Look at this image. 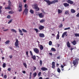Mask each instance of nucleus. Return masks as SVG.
<instances>
[{"label":"nucleus","mask_w":79,"mask_h":79,"mask_svg":"<svg viewBox=\"0 0 79 79\" xmlns=\"http://www.w3.org/2000/svg\"><path fill=\"white\" fill-rule=\"evenodd\" d=\"M8 3L9 5L7 7H5V9H6L11 10V8L10 7L12 5L11 2H10V0L8 1Z\"/></svg>","instance_id":"nucleus-1"},{"label":"nucleus","mask_w":79,"mask_h":79,"mask_svg":"<svg viewBox=\"0 0 79 79\" xmlns=\"http://www.w3.org/2000/svg\"><path fill=\"white\" fill-rule=\"evenodd\" d=\"M18 11L19 12H21L22 11V5L21 4H19V6Z\"/></svg>","instance_id":"nucleus-2"},{"label":"nucleus","mask_w":79,"mask_h":79,"mask_svg":"<svg viewBox=\"0 0 79 79\" xmlns=\"http://www.w3.org/2000/svg\"><path fill=\"white\" fill-rule=\"evenodd\" d=\"M15 47H18V48H19V46L18 45H19V41L18 39H16L15 41Z\"/></svg>","instance_id":"nucleus-3"},{"label":"nucleus","mask_w":79,"mask_h":79,"mask_svg":"<svg viewBox=\"0 0 79 79\" xmlns=\"http://www.w3.org/2000/svg\"><path fill=\"white\" fill-rule=\"evenodd\" d=\"M44 1L46 2L48 5H50L51 4H52V2H51L49 0H44Z\"/></svg>","instance_id":"nucleus-4"},{"label":"nucleus","mask_w":79,"mask_h":79,"mask_svg":"<svg viewBox=\"0 0 79 79\" xmlns=\"http://www.w3.org/2000/svg\"><path fill=\"white\" fill-rule=\"evenodd\" d=\"M28 10V9H27V8H26V9H25L23 12V15L24 14L25 12V15H27V14Z\"/></svg>","instance_id":"nucleus-5"},{"label":"nucleus","mask_w":79,"mask_h":79,"mask_svg":"<svg viewBox=\"0 0 79 79\" xmlns=\"http://www.w3.org/2000/svg\"><path fill=\"white\" fill-rule=\"evenodd\" d=\"M73 64L74 66H75V65H77V64H78V61L77 60H73Z\"/></svg>","instance_id":"nucleus-6"},{"label":"nucleus","mask_w":79,"mask_h":79,"mask_svg":"<svg viewBox=\"0 0 79 79\" xmlns=\"http://www.w3.org/2000/svg\"><path fill=\"white\" fill-rule=\"evenodd\" d=\"M67 31L65 32L62 34V37L63 38H64L65 36V35L66 36H68V34H67Z\"/></svg>","instance_id":"nucleus-7"},{"label":"nucleus","mask_w":79,"mask_h":79,"mask_svg":"<svg viewBox=\"0 0 79 79\" xmlns=\"http://www.w3.org/2000/svg\"><path fill=\"white\" fill-rule=\"evenodd\" d=\"M67 2L71 5L74 4V2L70 0H68L67 1Z\"/></svg>","instance_id":"nucleus-8"},{"label":"nucleus","mask_w":79,"mask_h":79,"mask_svg":"<svg viewBox=\"0 0 79 79\" xmlns=\"http://www.w3.org/2000/svg\"><path fill=\"white\" fill-rule=\"evenodd\" d=\"M34 52L36 53H38L39 52V51L38 49L37 48H35L33 49Z\"/></svg>","instance_id":"nucleus-9"},{"label":"nucleus","mask_w":79,"mask_h":79,"mask_svg":"<svg viewBox=\"0 0 79 79\" xmlns=\"http://www.w3.org/2000/svg\"><path fill=\"white\" fill-rule=\"evenodd\" d=\"M45 28V27L44 26L41 25L39 27V29L40 30H42L44 29Z\"/></svg>","instance_id":"nucleus-10"},{"label":"nucleus","mask_w":79,"mask_h":79,"mask_svg":"<svg viewBox=\"0 0 79 79\" xmlns=\"http://www.w3.org/2000/svg\"><path fill=\"white\" fill-rule=\"evenodd\" d=\"M32 6L33 8L35 9V8H36L38 7V5L37 4H35L33 5H32Z\"/></svg>","instance_id":"nucleus-11"},{"label":"nucleus","mask_w":79,"mask_h":79,"mask_svg":"<svg viewBox=\"0 0 79 79\" xmlns=\"http://www.w3.org/2000/svg\"><path fill=\"white\" fill-rule=\"evenodd\" d=\"M55 62H52V68L53 69L55 68Z\"/></svg>","instance_id":"nucleus-12"},{"label":"nucleus","mask_w":79,"mask_h":79,"mask_svg":"<svg viewBox=\"0 0 79 79\" xmlns=\"http://www.w3.org/2000/svg\"><path fill=\"white\" fill-rule=\"evenodd\" d=\"M39 36L41 38H44L45 37V35L44 34L40 33L39 34Z\"/></svg>","instance_id":"nucleus-13"},{"label":"nucleus","mask_w":79,"mask_h":79,"mask_svg":"<svg viewBox=\"0 0 79 79\" xmlns=\"http://www.w3.org/2000/svg\"><path fill=\"white\" fill-rule=\"evenodd\" d=\"M39 17L40 18H42L43 17H44V15H43V13H41L40 14H39Z\"/></svg>","instance_id":"nucleus-14"},{"label":"nucleus","mask_w":79,"mask_h":79,"mask_svg":"<svg viewBox=\"0 0 79 79\" xmlns=\"http://www.w3.org/2000/svg\"><path fill=\"white\" fill-rule=\"evenodd\" d=\"M59 2L58 0H54L53 1H52V4H55L56 3L58 2Z\"/></svg>","instance_id":"nucleus-15"},{"label":"nucleus","mask_w":79,"mask_h":79,"mask_svg":"<svg viewBox=\"0 0 79 79\" xmlns=\"http://www.w3.org/2000/svg\"><path fill=\"white\" fill-rule=\"evenodd\" d=\"M64 5L65 7H68L69 6V4L67 3H64Z\"/></svg>","instance_id":"nucleus-16"},{"label":"nucleus","mask_w":79,"mask_h":79,"mask_svg":"<svg viewBox=\"0 0 79 79\" xmlns=\"http://www.w3.org/2000/svg\"><path fill=\"white\" fill-rule=\"evenodd\" d=\"M67 47H68L69 48H71V45H70V44L69 42L68 41L67 43Z\"/></svg>","instance_id":"nucleus-17"},{"label":"nucleus","mask_w":79,"mask_h":79,"mask_svg":"<svg viewBox=\"0 0 79 79\" xmlns=\"http://www.w3.org/2000/svg\"><path fill=\"white\" fill-rule=\"evenodd\" d=\"M31 58H32L34 60H36V57L35 56V55H34V56L32 55V56L31 57Z\"/></svg>","instance_id":"nucleus-18"},{"label":"nucleus","mask_w":79,"mask_h":79,"mask_svg":"<svg viewBox=\"0 0 79 79\" xmlns=\"http://www.w3.org/2000/svg\"><path fill=\"white\" fill-rule=\"evenodd\" d=\"M71 43L73 44V45H75L76 44V40H74L73 42H71Z\"/></svg>","instance_id":"nucleus-19"},{"label":"nucleus","mask_w":79,"mask_h":79,"mask_svg":"<svg viewBox=\"0 0 79 79\" xmlns=\"http://www.w3.org/2000/svg\"><path fill=\"white\" fill-rule=\"evenodd\" d=\"M71 11L72 13H74L76 12V11L73 9H71Z\"/></svg>","instance_id":"nucleus-20"},{"label":"nucleus","mask_w":79,"mask_h":79,"mask_svg":"<svg viewBox=\"0 0 79 79\" xmlns=\"http://www.w3.org/2000/svg\"><path fill=\"white\" fill-rule=\"evenodd\" d=\"M60 32L59 31L58 32V34L57 35L56 37V39H59V37H60V35H59Z\"/></svg>","instance_id":"nucleus-21"},{"label":"nucleus","mask_w":79,"mask_h":79,"mask_svg":"<svg viewBox=\"0 0 79 79\" xmlns=\"http://www.w3.org/2000/svg\"><path fill=\"white\" fill-rule=\"evenodd\" d=\"M40 50H42L43 49H44V47L42 45H40Z\"/></svg>","instance_id":"nucleus-22"},{"label":"nucleus","mask_w":79,"mask_h":79,"mask_svg":"<svg viewBox=\"0 0 79 79\" xmlns=\"http://www.w3.org/2000/svg\"><path fill=\"white\" fill-rule=\"evenodd\" d=\"M51 50L52 51H53L54 52H56V50L55 48H51Z\"/></svg>","instance_id":"nucleus-23"},{"label":"nucleus","mask_w":79,"mask_h":79,"mask_svg":"<svg viewBox=\"0 0 79 79\" xmlns=\"http://www.w3.org/2000/svg\"><path fill=\"white\" fill-rule=\"evenodd\" d=\"M33 76L34 77H35L37 76V73L36 72H35L33 73Z\"/></svg>","instance_id":"nucleus-24"},{"label":"nucleus","mask_w":79,"mask_h":79,"mask_svg":"<svg viewBox=\"0 0 79 79\" xmlns=\"http://www.w3.org/2000/svg\"><path fill=\"white\" fill-rule=\"evenodd\" d=\"M34 9L36 10V11H38L40 10V9L39 7H38V6L36 8H35Z\"/></svg>","instance_id":"nucleus-25"},{"label":"nucleus","mask_w":79,"mask_h":79,"mask_svg":"<svg viewBox=\"0 0 79 79\" xmlns=\"http://www.w3.org/2000/svg\"><path fill=\"white\" fill-rule=\"evenodd\" d=\"M40 22L41 23H44L45 22V20L44 19H43L40 21Z\"/></svg>","instance_id":"nucleus-26"},{"label":"nucleus","mask_w":79,"mask_h":79,"mask_svg":"<svg viewBox=\"0 0 79 79\" xmlns=\"http://www.w3.org/2000/svg\"><path fill=\"white\" fill-rule=\"evenodd\" d=\"M30 13H31L32 14H33L34 13V10H32L31 9L30 11Z\"/></svg>","instance_id":"nucleus-27"},{"label":"nucleus","mask_w":79,"mask_h":79,"mask_svg":"<svg viewBox=\"0 0 79 79\" xmlns=\"http://www.w3.org/2000/svg\"><path fill=\"white\" fill-rule=\"evenodd\" d=\"M11 31H12L14 32H15V33H16L17 32V31L15 30L14 29H11Z\"/></svg>","instance_id":"nucleus-28"},{"label":"nucleus","mask_w":79,"mask_h":79,"mask_svg":"<svg viewBox=\"0 0 79 79\" xmlns=\"http://www.w3.org/2000/svg\"><path fill=\"white\" fill-rule=\"evenodd\" d=\"M75 36L79 37V33H76L74 34Z\"/></svg>","instance_id":"nucleus-29"},{"label":"nucleus","mask_w":79,"mask_h":79,"mask_svg":"<svg viewBox=\"0 0 79 79\" xmlns=\"http://www.w3.org/2000/svg\"><path fill=\"white\" fill-rule=\"evenodd\" d=\"M8 13L10 14H13L14 13V12L13 11H10L8 12Z\"/></svg>","instance_id":"nucleus-30"},{"label":"nucleus","mask_w":79,"mask_h":79,"mask_svg":"<svg viewBox=\"0 0 79 79\" xmlns=\"http://www.w3.org/2000/svg\"><path fill=\"white\" fill-rule=\"evenodd\" d=\"M62 12V10H61L60 9H58V13L59 14L61 13Z\"/></svg>","instance_id":"nucleus-31"},{"label":"nucleus","mask_w":79,"mask_h":79,"mask_svg":"<svg viewBox=\"0 0 79 79\" xmlns=\"http://www.w3.org/2000/svg\"><path fill=\"white\" fill-rule=\"evenodd\" d=\"M22 31L23 32H27V30H25V29H22Z\"/></svg>","instance_id":"nucleus-32"},{"label":"nucleus","mask_w":79,"mask_h":79,"mask_svg":"<svg viewBox=\"0 0 79 79\" xmlns=\"http://www.w3.org/2000/svg\"><path fill=\"white\" fill-rule=\"evenodd\" d=\"M40 66H42V65L43 62L41 60H40Z\"/></svg>","instance_id":"nucleus-33"},{"label":"nucleus","mask_w":79,"mask_h":79,"mask_svg":"<svg viewBox=\"0 0 79 79\" xmlns=\"http://www.w3.org/2000/svg\"><path fill=\"white\" fill-rule=\"evenodd\" d=\"M2 6H0V14L2 13Z\"/></svg>","instance_id":"nucleus-34"},{"label":"nucleus","mask_w":79,"mask_h":79,"mask_svg":"<svg viewBox=\"0 0 79 79\" xmlns=\"http://www.w3.org/2000/svg\"><path fill=\"white\" fill-rule=\"evenodd\" d=\"M52 41H50L49 42V45H51L52 44Z\"/></svg>","instance_id":"nucleus-35"},{"label":"nucleus","mask_w":79,"mask_h":79,"mask_svg":"<svg viewBox=\"0 0 79 79\" xmlns=\"http://www.w3.org/2000/svg\"><path fill=\"white\" fill-rule=\"evenodd\" d=\"M31 75H32V72H30V75H29V79H31L32 77H31Z\"/></svg>","instance_id":"nucleus-36"},{"label":"nucleus","mask_w":79,"mask_h":79,"mask_svg":"<svg viewBox=\"0 0 79 79\" xmlns=\"http://www.w3.org/2000/svg\"><path fill=\"white\" fill-rule=\"evenodd\" d=\"M65 14H66V15L69 14V10L66 11L65 12Z\"/></svg>","instance_id":"nucleus-37"},{"label":"nucleus","mask_w":79,"mask_h":79,"mask_svg":"<svg viewBox=\"0 0 79 79\" xmlns=\"http://www.w3.org/2000/svg\"><path fill=\"white\" fill-rule=\"evenodd\" d=\"M23 66H24L25 67V68H27V65L25 63H23Z\"/></svg>","instance_id":"nucleus-38"},{"label":"nucleus","mask_w":79,"mask_h":79,"mask_svg":"<svg viewBox=\"0 0 79 79\" xmlns=\"http://www.w3.org/2000/svg\"><path fill=\"white\" fill-rule=\"evenodd\" d=\"M10 42V41H9V40H8L7 41H6L5 43L6 44H8V43H9Z\"/></svg>","instance_id":"nucleus-39"},{"label":"nucleus","mask_w":79,"mask_h":79,"mask_svg":"<svg viewBox=\"0 0 79 79\" xmlns=\"http://www.w3.org/2000/svg\"><path fill=\"white\" fill-rule=\"evenodd\" d=\"M34 30H35V31H36V33L38 32L39 31H38V29L35 28V29H34Z\"/></svg>","instance_id":"nucleus-40"},{"label":"nucleus","mask_w":79,"mask_h":79,"mask_svg":"<svg viewBox=\"0 0 79 79\" xmlns=\"http://www.w3.org/2000/svg\"><path fill=\"white\" fill-rule=\"evenodd\" d=\"M63 24L61 23V24H60V26H59V28H61L63 27Z\"/></svg>","instance_id":"nucleus-41"},{"label":"nucleus","mask_w":79,"mask_h":79,"mask_svg":"<svg viewBox=\"0 0 79 79\" xmlns=\"http://www.w3.org/2000/svg\"><path fill=\"white\" fill-rule=\"evenodd\" d=\"M12 20H13V19H11L8 22V23L9 24L10 23H11L12 22Z\"/></svg>","instance_id":"nucleus-42"},{"label":"nucleus","mask_w":79,"mask_h":79,"mask_svg":"<svg viewBox=\"0 0 79 79\" xmlns=\"http://www.w3.org/2000/svg\"><path fill=\"white\" fill-rule=\"evenodd\" d=\"M6 64L5 63H3L2 65L3 68H5L6 67Z\"/></svg>","instance_id":"nucleus-43"},{"label":"nucleus","mask_w":79,"mask_h":79,"mask_svg":"<svg viewBox=\"0 0 79 79\" xmlns=\"http://www.w3.org/2000/svg\"><path fill=\"white\" fill-rule=\"evenodd\" d=\"M70 29V27H69L68 28H64V30H69V29Z\"/></svg>","instance_id":"nucleus-44"},{"label":"nucleus","mask_w":79,"mask_h":79,"mask_svg":"<svg viewBox=\"0 0 79 79\" xmlns=\"http://www.w3.org/2000/svg\"><path fill=\"white\" fill-rule=\"evenodd\" d=\"M7 76L6 75V74L4 75V79H6V78H7Z\"/></svg>","instance_id":"nucleus-45"},{"label":"nucleus","mask_w":79,"mask_h":79,"mask_svg":"<svg viewBox=\"0 0 79 79\" xmlns=\"http://www.w3.org/2000/svg\"><path fill=\"white\" fill-rule=\"evenodd\" d=\"M6 18L8 19H9L11 18V17L10 15H8L7 16Z\"/></svg>","instance_id":"nucleus-46"},{"label":"nucleus","mask_w":79,"mask_h":79,"mask_svg":"<svg viewBox=\"0 0 79 79\" xmlns=\"http://www.w3.org/2000/svg\"><path fill=\"white\" fill-rule=\"evenodd\" d=\"M41 69H48L45 67H42L41 68Z\"/></svg>","instance_id":"nucleus-47"},{"label":"nucleus","mask_w":79,"mask_h":79,"mask_svg":"<svg viewBox=\"0 0 79 79\" xmlns=\"http://www.w3.org/2000/svg\"><path fill=\"white\" fill-rule=\"evenodd\" d=\"M19 32H20L21 33L23 32V31H22L21 30H20V29H19Z\"/></svg>","instance_id":"nucleus-48"},{"label":"nucleus","mask_w":79,"mask_h":79,"mask_svg":"<svg viewBox=\"0 0 79 79\" xmlns=\"http://www.w3.org/2000/svg\"><path fill=\"white\" fill-rule=\"evenodd\" d=\"M30 53L31 55V56H33V54L31 51H30Z\"/></svg>","instance_id":"nucleus-49"},{"label":"nucleus","mask_w":79,"mask_h":79,"mask_svg":"<svg viewBox=\"0 0 79 79\" xmlns=\"http://www.w3.org/2000/svg\"><path fill=\"white\" fill-rule=\"evenodd\" d=\"M41 74V72H39L38 73V76H40Z\"/></svg>","instance_id":"nucleus-50"},{"label":"nucleus","mask_w":79,"mask_h":79,"mask_svg":"<svg viewBox=\"0 0 79 79\" xmlns=\"http://www.w3.org/2000/svg\"><path fill=\"white\" fill-rule=\"evenodd\" d=\"M57 72H58V73H60L61 72V70L60 69H57Z\"/></svg>","instance_id":"nucleus-51"},{"label":"nucleus","mask_w":79,"mask_h":79,"mask_svg":"<svg viewBox=\"0 0 79 79\" xmlns=\"http://www.w3.org/2000/svg\"><path fill=\"white\" fill-rule=\"evenodd\" d=\"M9 57L11 59L12 58L13 56L12 55H10V56H9Z\"/></svg>","instance_id":"nucleus-52"},{"label":"nucleus","mask_w":79,"mask_h":79,"mask_svg":"<svg viewBox=\"0 0 79 79\" xmlns=\"http://www.w3.org/2000/svg\"><path fill=\"white\" fill-rule=\"evenodd\" d=\"M57 59H60V56H58L57 57Z\"/></svg>","instance_id":"nucleus-53"},{"label":"nucleus","mask_w":79,"mask_h":79,"mask_svg":"<svg viewBox=\"0 0 79 79\" xmlns=\"http://www.w3.org/2000/svg\"><path fill=\"white\" fill-rule=\"evenodd\" d=\"M27 5L26 4H25V5H24V7H25V8H26L27 7Z\"/></svg>","instance_id":"nucleus-54"},{"label":"nucleus","mask_w":79,"mask_h":79,"mask_svg":"<svg viewBox=\"0 0 79 79\" xmlns=\"http://www.w3.org/2000/svg\"><path fill=\"white\" fill-rule=\"evenodd\" d=\"M22 73H23V74H25L26 73V71H22Z\"/></svg>","instance_id":"nucleus-55"},{"label":"nucleus","mask_w":79,"mask_h":79,"mask_svg":"<svg viewBox=\"0 0 79 79\" xmlns=\"http://www.w3.org/2000/svg\"><path fill=\"white\" fill-rule=\"evenodd\" d=\"M76 16L77 17H79V13H78L77 15H76Z\"/></svg>","instance_id":"nucleus-56"},{"label":"nucleus","mask_w":79,"mask_h":79,"mask_svg":"<svg viewBox=\"0 0 79 79\" xmlns=\"http://www.w3.org/2000/svg\"><path fill=\"white\" fill-rule=\"evenodd\" d=\"M26 54L28 56V51H27V52H26Z\"/></svg>","instance_id":"nucleus-57"},{"label":"nucleus","mask_w":79,"mask_h":79,"mask_svg":"<svg viewBox=\"0 0 79 79\" xmlns=\"http://www.w3.org/2000/svg\"><path fill=\"white\" fill-rule=\"evenodd\" d=\"M59 64H56V66L57 67H58V66H59Z\"/></svg>","instance_id":"nucleus-58"},{"label":"nucleus","mask_w":79,"mask_h":79,"mask_svg":"<svg viewBox=\"0 0 79 79\" xmlns=\"http://www.w3.org/2000/svg\"><path fill=\"white\" fill-rule=\"evenodd\" d=\"M3 73H1V76L2 77H3Z\"/></svg>","instance_id":"nucleus-59"},{"label":"nucleus","mask_w":79,"mask_h":79,"mask_svg":"<svg viewBox=\"0 0 79 79\" xmlns=\"http://www.w3.org/2000/svg\"><path fill=\"white\" fill-rule=\"evenodd\" d=\"M50 55V56H52V53H49Z\"/></svg>","instance_id":"nucleus-60"},{"label":"nucleus","mask_w":79,"mask_h":79,"mask_svg":"<svg viewBox=\"0 0 79 79\" xmlns=\"http://www.w3.org/2000/svg\"><path fill=\"white\" fill-rule=\"evenodd\" d=\"M64 66L63 65H61V68H64Z\"/></svg>","instance_id":"nucleus-61"},{"label":"nucleus","mask_w":79,"mask_h":79,"mask_svg":"<svg viewBox=\"0 0 79 79\" xmlns=\"http://www.w3.org/2000/svg\"><path fill=\"white\" fill-rule=\"evenodd\" d=\"M74 48H71V49H70V50H71V51H72V50H73L74 49Z\"/></svg>","instance_id":"nucleus-62"},{"label":"nucleus","mask_w":79,"mask_h":79,"mask_svg":"<svg viewBox=\"0 0 79 79\" xmlns=\"http://www.w3.org/2000/svg\"><path fill=\"white\" fill-rule=\"evenodd\" d=\"M9 30L8 29H6V30H3L4 31H7Z\"/></svg>","instance_id":"nucleus-63"},{"label":"nucleus","mask_w":79,"mask_h":79,"mask_svg":"<svg viewBox=\"0 0 79 79\" xmlns=\"http://www.w3.org/2000/svg\"><path fill=\"white\" fill-rule=\"evenodd\" d=\"M39 79H43V78H42V77H39Z\"/></svg>","instance_id":"nucleus-64"}]
</instances>
